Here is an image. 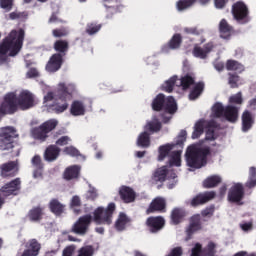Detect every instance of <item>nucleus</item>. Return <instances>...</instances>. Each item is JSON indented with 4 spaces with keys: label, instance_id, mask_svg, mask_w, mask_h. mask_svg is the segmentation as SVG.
Returning a JSON list of instances; mask_svg holds the SVG:
<instances>
[{
    "label": "nucleus",
    "instance_id": "48",
    "mask_svg": "<svg viewBox=\"0 0 256 256\" xmlns=\"http://www.w3.org/2000/svg\"><path fill=\"white\" fill-rule=\"evenodd\" d=\"M101 27H103V25L97 24L95 22L88 23L86 25V33L87 35H96V33L101 31Z\"/></svg>",
    "mask_w": 256,
    "mask_h": 256
},
{
    "label": "nucleus",
    "instance_id": "61",
    "mask_svg": "<svg viewBox=\"0 0 256 256\" xmlns=\"http://www.w3.org/2000/svg\"><path fill=\"white\" fill-rule=\"evenodd\" d=\"M0 7L6 11L13 9V0H0Z\"/></svg>",
    "mask_w": 256,
    "mask_h": 256
},
{
    "label": "nucleus",
    "instance_id": "37",
    "mask_svg": "<svg viewBox=\"0 0 256 256\" xmlns=\"http://www.w3.org/2000/svg\"><path fill=\"white\" fill-rule=\"evenodd\" d=\"M222 179L221 176L219 175H212L207 177L202 185L204 187V189H213L214 187H217V185H219L221 183Z\"/></svg>",
    "mask_w": 256,
    "mask_h": 256
},
{
    "label": "nucleus",
    "instance_id": "3",
    "mask_svg": "<svg viewBox=\"0 0 256 256\" xmlns=\"http://www.w3.org/2000/svg\"><path fill=\"white\" fill-rule=\"evenodd\" d=\"M25 39V31L20 29L12 30L10 34L0 44V55H7L15 57L23 47V40Z\"/></svg>",
    "mask_w": 256,
    "mask_h": 256
},
{
    "label": "nucleus",
    "instance_id": "30",
    "mask_svg": "<svg viewBox=\"0 0 256 256\" xmlns=\"http://www.w3.org/2000/svg\"><path fill=\"white\" fill-rule=\"evenodd\" d=\"M203 91H205V82L199 81L195 83L192 89L190 90L188 99L190 101H196V99H199L201 95H203Z\"/></svg>",
    "mask_w": 256,
    "mask_h": 256
},
{
    "label": "nucleus",
    "instance_id": "19",
    "mask_svg": "<svg viewBox=\"0 0 256 256\" xmlns=\"http://www.w3.org/2000/svg\"><path fill=\"white\" fill-rule=\"evenodd\" d=\"M63 56L61 54H53L46 64V71L48 73H57L63 66Z\"/></svg>",
    "mask_w": 256,
    "mask_h": 256
},
{
    "label": "nucleus",
    "instance_id": "6",
    "mask_svg": "<svg viewBox=\"0 0 256 256\" xmlns=\"http://www.w3.org/2000/svg\"><path fill=\"white\" fill-rule=\"evenodd\" d=\"M153 111H166L170 115L177 112V102L173 96L165 98L164 94H158L152 101Z\"/></svg>",
    "mask_w": 256,
    "mask_h": 256
},
{
    "label": "nucleus",
    "instance_id": "5",
    "mask_svg": "<svg viewBox=\"0 0 256 256\" xmlns=\"http://www.w3.org/2000/svg\"><path fill=\"white\" fill-rule=\"evenodd\" d=\"M19 134L13 126H6L0 129V150L1 151H11L17 145V139Z\"/></svg>",
    "mask_w": 256,
    "mask_h": 256
},
{
    "label": "nucleus",
    "instance_id": "63",
    "mask_svg": "<svg viewBox=\"0 0 256 256\" xmlns=\"http://www.w3.org/2000/svg\"><path fill=\"white\" fill-rule=\"evenodd\" d=\"M213 213H215L214 207H208L202 210L201 215L202 217H213Z\"/></svg>",
    "mask_w": 256,
    "mask_h": 256
},
{
    "label": "nucleus",
    "instance_id": "14",
    "mask_svg": "<svg viewBox=\"0 0 256 256\" xmlns=\"http://www.w3.org/2000/svg\"><path fill=\"white\" fill-rule=\"evenodd\" d=\"M147 215L151 213H167V200L163 197L154 198L146 210Z\"/></svg>",
    "mask_w": 256,
    "mask_h": 256
},
{
    "label": "nucleus",
    "instance_id": "54",
    "mask_svg": "<svg viewBox=\"0 0 256 256\" xmlns=\"http://www.w3.org/2000/svg\"><path fill=\"white\" fill-rule=\"evenodd\" d=\"M190 256H203V245H201V243H196L191 250Z\"/></svg>",
    "mask_w": 256,
    "mask_h": 256
},
{
    "label": "nucleus",
    "instance_id": "11",
    "mask_svg": "<svg viewBox=\"0 0 256 256\" xmlns=\"http://www.w3.org/2000/svg\"><path fill=\"white\" fill-rule=\"evenodd\" d=\"M232 15L238 23H247L249 17V8L243 1L235 2L232 5Z\"/></svg>",
    "mask_w": 256,
    "mask_h": 256
},
{
    "label": "nucleus",
    "instance_id": "16",
    "mask_svg": "<svg viewBox=\"0 0 256 256\" xmlns=\"http://www.w3.org/2000/svg\"><path fill=\"white\" fill-rule=\"evenodd\" d=\"M25 248L23 253H18L17 256H39L41 253V243L35 238L30 239L25 244Z\"/></svg>",
    "mask_w": 256,
    "mask_h": 256
},
{
    "label": "nucleus",
    "instance_id": "21",
    "mask_svg": "<svg viewBox=\"0 0 256 256\" xmlns=\"http://www.w3.org/2000/svg\"><path fill=\"white\" fill-rule=\"evenodd\" d=\"M187 217V210L181 207H175L170 213V225H181Z\"/></svg>",
    "mask_w": 256,
    "mask_h": 256
},
{
    "label": "nucleus",
    "instance_id": "8",
    "mask_svg": "<svg viewBox=\"0 0 256 256\" xmlns=\"http://www.w3.org/2000/svg\"><path fill=\"white\" fill-rule=\"evenodd\" d=\"M19 109V103L17 100V94L15 92H9L5 94L3 101L0 102V120L5 115H13L17 113Z\"/></svg>",
    "mask_w": 256,
    "mask_h": 256
},
{
    "label": "nucleus",
    "instance_id": "31",
    "mask_svg": "<svg viewBox=\"0 0 256 256\" xmlns=\"http://www.w3.org/2000/svg\"><path fill=\"white\" fill-rule=\"evenodd\" d=\"M1 169V177H15V169H17V163L14 161H10L8 163H4L0 167Z\"/></svg>",
    "mask_w": 256,
    "mask_h": 256
},
{
    "label": "nucleus",
    "instance_id": "36",
    "mask_svg": "<svg viewBox=\"0 0 256 256\" xmlns=\"http://www.w3.org/2000/svg\"><path fill=\"white\" fill-rule=\"evenodd\" d=\"M195 84V74L187 73L186 75L180 78V87H182L183 91H187V89H191Z\"/></svg>",
    "mask_w": 256,
    "mask_h": 256
},
{
    "label": "nucleus",
    "instance_id": "35",
    "mask_svg": "<svg viewBox=\"0 0 256 256\" xmlns=\"http://www.w3.org/2000/svg\"><path fill=\"white\" fill-rule=\"evenodd\" d=\"M70 113L73 117H81L82 115H85V104L79 100L73 101L70 107Z\"/></svg>",
    "mask_w": 256,
    "mask_h": 256
},
{
    "label": "nucleus",
    "instance_id": "4",
    "mask_svg": "<svg viewBox=\"0 0 256 256\" xmlns=\"http://www.w3.org/2000/svg\"><path fill=\"white\" fill-rule=\"evenodd\" d=\"M75 93H77V87L75 86V84H58V88L56 90V97L60 101H63V103L56 104L53 108V111L57 114L65 113V111L69 109V103L67 102L73 99V95H75Z\"/></svg>",
    "mask_w": 256,
    "mask_h": 256
},
{
    "label": "nucleus",
    "instance_id": "38",
    "mask_svg": "<svg viewBox=\"0 0 256 256\" xmlns=\"http://www.w3.org/2000/svg\"><path fill=\"white\" fill-rule=\"evenodd\" d=\"M137 146L143 147L144 149H147V147H150L151 146V134L147 131L140 133V135L137 138Z\"/></svg>",
    "mask_w": 256,
    "mask_h": 256
},
{
    "label": "nucleus",
    "instance_id": "32",
    "mask_svg": "<svg viewBox=\"0 0 256 256\" xmlns=\"http://www.w3.org/2000/svg\"><path fill=\"white\" fill-rule=\"evenodd\" d=\"M167 175H169V169L167 166H162L154 171L152 181H155V183H165Z\"/></svg>",
    "mask_w": 256,
    "mask_h": 256
},
{
    "label": "nucleus",
    "instance_id": "9",
    "mask_svg": "<svg viewBox=\"0 0 256 256\" xmlns=\"http://www.w3.org/2000/svg\"><path fill=\"white\" fill-rule=\"evenodd\" d=\"M59 122L55 119H50L44 123H42L39 127H34L31 130V135L34 139H38L39 141H45L48 137V133H51L53 129L57 127Z\"/></svg>",
    "mask_w": 256,
    "mask_h": 256
},
{
    "label": "nucleus",
    "instance_id": "24",
    "mask_svg": "<svg viewBox=\"0 0 256 256\" xmlns=\"http://www.w3.org/2000/svg\"><path fill=\"white\" fill-rule=\"evenodd\" d=\"M60 154L61 148L57 147V145H49L44 151V161L53 163V161H57Z\"/></svg>",
    "mask_w": 256,
    "mask_h": 256
},
{
    "label": "nucleus",
    "instance_id": "44",
    "mask_svg": "<svg viewBox=\"0 0 256 256\" xmlns=\"http://www.w3.org/2000/svg\"><path fill=\"white\" fill-rule=\"evenodd\" d=\"M177 76H172L164 84L161 86V90L165 91L166 93H173V89L175 87V83H177Z\"/></svg>",
    "mask_w": 256,
    "mask_h": 256
},
{
    "label": "nucleus",
    "instance_id": "56",
    "mask_svg": "<svg viewBox=\"0 0 256 256\" xmlns=\"http://www.w3.org/2000/svg\"><path fill=\"white\" fill-rule=\"evenodd\" d=\"M184 33H186L187 35H201V33H203V30L197 27H186L184 28Z\"/></svg>",
    "mask_w": 256,
    "mask_h": 256
},
{
    "label": "nucleus",
    "instance_id": "29",
    "mask_svg": "<svg viewBox=\"0 0 256 256\" xmlns=\"http://www.w3.org/2000/svg\"><path fill=\"white\" fill-rule=\"evenodd\" d=\"M219 31L221 39H231L235 30L226 19H222L219 23Z\"/></svg>",
    "mask_w": 256,
    "mask_h": 256
},
{
    "label": "nucleus",
    "instance_id": "55",
    "mask_svg": "<svg viewBox=\"0 0 256 256\" xmlns=\"http://www.w3.org/2000/svg\"><path fill=\"white\" fill-rule=\"evenodd\" d=\"M229 103H234L235 105H241L243 103V96L241 92H238L237 94L231 96L229 98Z\"/></svg>",
    "mask_w": 256,
    "mask_h": 256
},
{
    "label": "nucleus",
    "instance_id": "51",
    "mask_svg": "<svg viewBox=\"0 0 256 256\" xmlns=\"http://www.w3.org/2000/svg\"><path fill=\"white\" fill-rule=\"evenodd\" d=\"M52 35L53 37H56L57 39H61L62 37H67L69 35V30L67 28L62 27V28H56L52 30Z\"/></svg>",
    "mask_w": 256,
    "mask_h": 256
},
{
    "label": "nucleus",
    "instance_id": "17",
    "mask_svg": "<svg viewBox=\"0 0 256 256\" xmlns=\"http://www.w3.org/2000/svg\"><path fill=\"white\" fill-rule=\"evenodd\" d=\"M217 194L215 191H206L204 193H199L190 201L191 207H199V205H205V203H209V201L215 199Z\"/></svg>",
    "mask_w": 256,
    "mask_h": 256
},
{
    "label": "nucleus",
    "instance_id": "25",
    "mask_svg": "<svg viewBox=\"0 0 256 256\" xmlns=\"http://www.w3.org/2000/svg\"><path fill=\"white\" fill-rule=\"evenodd\" d=\"M255 125V115L251 113L249 110H245L242 113V131L243 133H247L250 129Z\"/></svg>",
    "mask_w": 256,
    "mask_h": 256
},
{
    "label": "nucleus",
    "instance_id": "12",
    "mask_svg": "<svg viewBox=\"0 0 256 256\" xmlns=\"http://www.w3.org/2000/svg\"><path fill=\"white\" fill-rule=\"evenodd\" d=\"M201 229H203L201 214H194L190 217L189 225L186 228V241L193 239V235H195L197 231H201Z\"/></svg>",
    "mask_w": 256,
    "mask_h": 256
},
{
    "label": "nucleus",
    "instance_id": "10",
    "mask_svg": "<svg viewBox=\"0 0 256 256\" xmlns=\"http://www.w3.org/2000/svg\"><path fill=\"white\" fill-rule=\"evenodd\" d=\"M18 107L21 111H27L33 109L37 105V100L35 99V94L28 90H23L17 97Z\"/></svg>",
    "mask_w": 256,
    "mask_h": 256
},
{
    "label": "nucleus",
    "instance_id": "41",
    "mask_svg": "<svg viewBox=\"0 0 256 256\" xmlns=\"http://www.w3.org/2000/svg\"><path fill=\"white\" fill-rule=\"evenodd\" d=\"M205 131V121L199 120L194 125V131L192 133V139H199Z\"/></svg>",
    "mask_w": 256,
    "mask_h": 256
},
{
    "label": "nucleus",
    "instance_id": "64",
    "mask_svg": "<svg viewBox=\"0 0 256 256\" xmlns=\"http://www.w3.org/2000/svg\"><path fill=\"white\" fill-rule=\"evenodd\" d=\"M70 205L71 207H81V198L79 196H73Z\"/></svg>",
    "mask_w": 256,
    "mask_h": 256
},
{
    "label": "nucleus",
    "instance_id": "49",
    "mask_svg": "<svg viewBox=\"0 0 256 256\" xmlns=\"http://www.w3.org/2000/svg\"><path fill=\"white\" fill-rule=\"evenodd\" d=\"M195 1L197 0H179L176 3V7L178 11H185V9H189V7H192Z\"/></svg>",
    "mask_w": 256,
    "mask_h": 256
},
{
    "label": "nucleus",
    "instance_id": "53",
    "mask_svg": "<svg viewBox=\"0 0 256 256\" xmlns=\"http://www.w3.org/2000/svg\"><path fill=\"white\" fill-rule=\"evenodd\" d=\"M64 153L66 155H70V157H79L81 155V152L73 146H68L64 148Z\"/></svg>",
    "mask_w": 256,
    "mask_h": 256
},
{
    "label": "nucleus",
    "instance_id": "15",
    "mask_svg": "<svg viewBox=\"0 0 256 256\" xmlns=\"http://www.w3.org/2000/svg\"><path fill=\"white\" fill-rule=\"evenodd\" d=\"M146 226L150 233H159L165 227V218L163 216H150L146 220Z\"/></svg>",
    "mask_w": 256,
    "mask_h": 256
},
{
    "label": "nucleus",
    "instance_id": "2",
    "mask_svg": "<svg viewBox=\"0 0 256 256\" xmlns=\"http://www.w3.org/2000/svg\"><path fill=\"white\" fill-rule=\"evenodd\" d=\"M185 157L188 167H191V169H201L207 165L208 157H211V147L189 146Z\"/></svg>",
    "mask_w": 256,
    "mask_h": 256
},
{
    "label": "nucleus",
    "instance_id": "45",
    "mask_svg": "<svg viewBox=\"0 0 256 256\" xmlns=\"http://www.w3.org/2000/svg\"><path fill=\"white\" fill-rule=\"evenodd\" d=\"M241 76L237 73H228V85L231 89H237L241 85Z\"/></svg>",
    "mask_w": 256,
    "mask_h": 256
},
{
    "label": "nucleus",
    "instance_id": "39",
    "mask_svg": "<svg viewBox=\"0 0 256 256\" xmlns=\"http://www.w3.org/2000/svg\"><path fill=\"white\" fill-rule=\"evenodd\" d=\"M227 71H236L237 73H243L245 71V66L241 62L233 59L226 61Z\"/></svg>",
    "mask_w": 256,
    "mask_h": 256
},
{
    "label": "nucleus",
    "instance_id": "22",
    "mask_svg": "<svg viewBox=\"0 0 256 256\" xmlns=\"http://www.w3.org/2000/svg\"><path fill=\"white\" fill-rule=\"evenodd\" d=\"M181 45H183V36L179 33H175L168 43L163 46L162 51L165 53L168 51H177L181 49Z\"/></svg>",
    "mask_w": 256,
    "mask_h": 256
},
{
    "label": "nucleus",
    "instance_id": "58",
    "mask_svg": "<svg viewBox=\"0 0 256 256\" xmlns=\"http://www.w3.org/2000/svg\"><path fill=\"white\" fill-rule=\"evenodd\" d=\"M166 256H183V247L177 246L170 249L169 253Z\"/></svg>",
    "mask_w": 256,
    "mask_h": 256
},
{
    "label": "nucleus",
    "instance_id": "34",
    "mask_svg": "<svg viewBox=\"0 0 256 256\" xmlns=\"http://www.w3.org/2000/svg\"><path fill=\"white\" fill-rule=\"evenodd\" d=\"M129 223H131V218L128 217L124 212H121L115 222L116 231H125Z\"/></svg>",
    "mask_w": 256,
    "mask_h": 256
},
{
    "label": "nucleus",
    "instance_id": "60",
    "mask_svg": "<svg viewBox=\"0 0 256 256\" xmlns=\"http://www.w3.org/2000/svg\"><path fill=\"white\" fill-rule=\"evenodd\" d=\"M32 165L36 167V169H43V161L41 160L40 155H35L32 158Z\"/></svg>",
    "mask_w": 256,
    "mask_h": 256
},
{
    "label": "nucleus",
    "instance_id": "27",
    "mask_svg": "<svg viewBox=\"0 0 256 256\" xmlns=\"http://www.w3.org/2000/svg\"><path fill=\"white\" fill-rule=\"evenodd\" d=\"M65 207V204L61 203L57 198H52L48 203V209H50L56 217H61L62 213H65Z\"/></svg>",
    "mask_w": 256,
    "mask_h": 256
},
{
    "label": "nucleus",
    "instance_id": "28",
    "mask_svg": "<svg viewBox=\"0 0 256 256\" xmlns=\"http://www.w3.org/2000/svg\"><path fill=\"white\" fill-rule=\"evenodd\" d=\"M53 49L56 51L55 55L65 57L69 53V40L58 39L53 44Z\"/></svg>",
    "mask_w": 256,
    "mask_h": 256
},
{
    "label": "nucleus",
    "instance_id": "23",
    "mask_svg": "<svg viewBox=\"0 0 256 256\" xmlns=\"http://www.w3.org/2000/svg\"><path fill=\"white\" fill-rule=\"evenodd\" d=\"M119 195L123 203H133L137 197L135 190L129 186H122L119 189Z\"/></svg>",
    "mask_w": 256,
    "mask_h": 256
},
{
    "label": "nucleus",
    "instance_id": "18",
    "mask_svg": "<svg viewBox=\"0 0 256 256\" xmlns=\"http://www.w3.org/2000/svg\"><path fill=\"white\" fill-rule=\"evenodd\" d=\"M45 217V208L41 205L32 207L26 214V219L30 223H41Z\"/></svg>",
    "mask_w": 256,
    "mask_h": 256
},
{
    "label": "nucleus",
    "instance_id": "43",
    "mask_svg": "<svg viewBox=\"0 0 256 256\" xmlns=\"http://www.w3.org/2000/svg\"><path fill=\"white\" fill-rule=\"evenodd\" d=\"M177 147L175 144H166L159 147V156L158 160L163 161L169 153H171L172 149Z\"/></svg>",
    "mask_w": 256,
    "mask_h": 256
},
{
    "label": "nucleus",
    "instance_id": "1",
    "mask_svg": "<svg viewBox=\"0 0 256 256\" xmlns=\"http://www.w3.org/2000/svg\"><path fill=\"white\" fill-rule=\"evenodd\" d=\"M113 213H115V203L108 204L107 208L98 207L91 214L81 216L72 226L71 232L76 235H87L91 223L94 221L96 225H111L113 223Z\"/></svg>",
    "mask_w": 256,
    "mask_h": 256
},
{
    "label": "nucleus",
    "instance_id": "13",
    "mask_svg": "<svg viewBox=\"0 0 256 256\" xmlns=\"http://www.w3.org/2000/svg\"><path fill=\"white\" fill-rule=\"evenodd\" d=\"M244 197H245V188L241 183L234 184L228 191L229 203L239 204L240 202L243 201Z\"/></svg>",
    "mask_w": 256,
    "mask_h": 256
},
{
    "label": "nucleus",
    "instance_id": "7",
    "mask_svg": "<svg viewBox=\"0 0 256 256\" xmlns=\"http://www.w3.org/2000/svg\"><path fill=\"white\" fill-rule=\"evenodd\" d=\"M21 193V178L7 182L0 188V209H3L7 197H17Z\"/></svg>",
    "mask_w": 256,
    "mask_h": 256
},
{
    "label": "nucleus",
    "instance_id": "20",
    "mask_svg": "<svg viewBox=\"0 0 256 256\" xmlns=\"http://www.w3.org/2000/svg\"><path fill=\"white\" fill-rule=\"evenodd\" d=\"M215 49V43L208 42L204 44L203 48L199 45H195L192 50V55L198 57V59H207L209 53Z\"/></svg>",
    "mask_w": 256,
    "mask_h": 256
},
{
    "label": "nucleus",
    "instance_id": "33",
    "mask_svg": "<svg viewBox=\"0 0 256 256\" xmlns=\"http://www.w3.org/2000/svg\"><path fill=\"white\" fill-rule=\"evenodd\" d=\"M80 173L81 167L73 165L65 169L63 177L66 181H72V179H79Z\"/></svg>",
    "mask_w": 256,
    "mask_h": 256
},
{
    "label": "nucleus",
    "instance_id": "50",
    "mask_svg": "<svg viewBox=\"0 0 256 256\" xmlns=\"http://www.w3.org/2000/svg\"><path fill=\"white\" fill-rule=\"evenodd\" d=\"M95 253V248L93 246L88 245V246H83L78 250V255L77 256H93Z\"/></svg>",
    "mask_w": 256,
    "mask_h": 256
},
{
    "label": "nucleus",
    "instance_id": "42",
    "mask_svg": "<svg viewBox=\"0 0 256 256\" xmlns=\"http://www.w3.org/2000/svg\"><path fill=\"white\" fill-rule=\"evenodd\" d=\"M212 115L216 119H221L225 115V106L221 102H216L212 107Z\"/></svg>",
    "mask_w": 256,
    "mask_h": 256
},
{
    "label": "nucleus",
    "instance_id": "59",
    "mask_svg": "<svg viewBox=\"0 0 256 256\" xmlns=\"http://www.w3.org/2000/svg\"><path fill=\"white\" fill-rule=\"evenodd\" d=\"M77 247L75 245L66 246L62 251V256H73Z\"/></svg>",
    "mask_w": 256,
    "mask_h": 256
},
{
    "label": "nucleus",
    "instance_id": "26",
    "mask_svg": "<svg viewBox=\"0 0 256 256\" xmlns=\"http://www.w3.org/2000/svg\"><path fill=\"white\" fill-rule=\"evenodd\" d=\"M223 117L228 123H237L239 120V109L237 106L227 105L225 106Z\"/></svg>",
    "mask_w": 256,
    "mask_h": 256
},
{
    "label": "nucleus",
    "instance_id": "52",
    "mask_svg": "<svg viewBox=\"0 0 256 256\" xmlns=\"http://www.w3.org/2000/svg\"><path fill=\"white\" fill-rule=\"evenodd\" d=\"M185 141H187V131L181 130L176 143L174 145L181 147L183 149V145L185 144Z\"/></svg>",
    "mask_w": 256,
    "mask_h": 256
},
{
    "label": "nucleus",
    "instance_id": "46",
    "mask_svg": "<svg viewBox=\"0 0 256 256\" xmlns=\"http://www.w3.org/2000/svg\"><path fill=\"white\" fill-rule=\"evenodd\" d=\"M217 244L210 241L206 247L202 248V256H215L217 253Z\"/></svg>",
    "mask_w": 256,
    "mask_h": 256
},
{
    "label": "nucleus",
    "instance_id": "57",
    "mask_svg": "<svg viewBox=\"0 0 256 256\" xmlns=\"http://www.w3.org/2000/svg\"><path fill=\"white\" fill-rule=\"evenodd\" d=\"M97 197H99V194H97V189L91 187L87 192L86 199H88V201H95Z\"/></svg>",
    "mask_w": 256,
    "mask_h": 256
},
{
    "label": "nucleus",
    "instance_id": "47",
    "mask_svg": "<svg viewBox=\"0 0 256 256\" xmlns=\"http://www.w3.org/2000/svg\"><path fill=\"white\" fill-rule=\"evenodd\" d=\"M181 153V150H176L172 152L169 160V164L171 167H181Z\"/></svg>",
    "mask_w": 256,
    "mask_h": 256
},
{
    "label": "nucleus",
    "instance_id": "62",
    "mask_svg": "<svg viewBox=\"0 0 256 256\" xmlns=\"http://www.w3.org/2000/svg\"><path fill=\"white\" fill-rule=\"evenodd\" d=\"M69 141H71L69 136H62L56 141V145L58 147H64V145H69Z\"/></svg>",
    "mask_w": 256,
    "mask_h": 256
},
{
    "label": "nucleus",
    "instance_id": "40",
    "mask_svg": "<svg viewBox=\"0 0 256 256\" xmlns=\"http://www.w3.org/2000/svg\"><path fill=\"white\" fill-rule=\"evenodd\" d=\"M162 127L163 126H162L161 122L150 121L145 125L144 129L147 133L152 135L153 133H159V131H161Z\"/></svg>",
    "mask_w": 256,
    "mask_h": 256
}]
</instances>
